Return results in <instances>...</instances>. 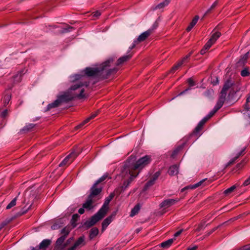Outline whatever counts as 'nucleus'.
Returning a JSON list of instances; mask_svg holds the SVG:
<instances>
[{
    "mask_svg": "<svg viewBox=\"0 0 250 250\" xmlns=\"http://www.w3.org/2000/svg\"><path fill=\"white\" fill-rule=\"evenodd\" d=\"M114 62L113 59H109L101 64L98 67H86L82 73L83 74H76L73 76L74 80H83L84 76L98 77L102 79H107L110 75L116 73L118 69L116 67L110 68L111 63Z\"/></svg>",
    "mask_w": 250,
    "mask_h": 250,
    "instance_id": "nucleus-1",
    "label": "nucleus"
},
{
    "mask_svg": "<svg viewBox=\"0 0 250 250\" xmlns=\"http://www.w3.org/2000/svg\"><path fill=\"white\" fill-rule=\"evenodd\" d=\"M89 83L86 81L76 82L70 87V92L65 93L58 97L57 99L59 100L60 104L62 103H67L76 98L79 99L83 98L84 89L82 87L83 86L87 87Z\"/></svg>",
    "mask_w": 250,
    "mask_h": 250,
    "instance_id": "nucleus-2",
    "label": "nucleus"
},
{
    "mask_svg": "<svg viewBox=\"0 0 250 250\" xmlns=\"http://www.w3.org/2000/svg\"><path fill=\"white\" fill-rule=\"evenodd\" d=\"M151 161V157L148 155H145L140 158L134 163H131L130 161L127 160L124 166L122 169V174L125 175V173L127 174L128 172L129 174H132L134 177H136L140 171L149 164Z\"/></svg>",
    "mask_w": 250,
    "mask_h": 250,
    "instance_id": "nucleus-3",
    "label": "nucleus"
},
{
    "mask_svg": "<svg viewBox=\"0 0 250 250\" xmlns=\"http://www.w3.org/2000/svg\"><path fill=\"white\" fill-rule=\"evenodd\" d=\"M115 194L111 193L106 199L104 205L98 211L93 215L88 220L85 221L83 225V227L86 229H89L94 226L97 222L102 219L107 213L108 205L110 201L114 198Z\"/></svg>",
    "mask_w": 250,
    "mask_h": 250,
    "instance_id": "nucleus-4",
    "label": "nucleus"
},
{
    "mask_svg": "<svg viewBox=\"0 0 250 250\" xmlns=\"http://www.w3.org/2000/svg\"><path fill=\"white\" fill-rule=\"evenodd\" d=\"M102 189V185H98L95 183L90 188V194L88 196L97 201L102 198L101 193Z\"/></svg>",
    "mask_w": 250,
    "mask_h": 250,
    "instance_id": "nucleus-5",
    "label": "nucleus"
},
{
    "mask_svg": "<svg viewBox=\"0 0 250 250\" xmlns=\"http://www.w3.org/2000/svg\"><path fill=\"white\" fill-rule=\"evenodd\" d=\"M78 154L75 152H72L67 156L59 164V167L67 166L70 165L77 157Z\"/></svg>",
    "mask_w": 250,
    "mask_h": 250,
    "instance_id": "nucleus-6",
    "label": "nucleus"
},
{
    "mask_svg": "<svg viewBox=\"0 0 250 250\" xmlns=\"http://www.w3.org/2000/svg\"><path fill=\"white\" fill-rule=\"evenodd\" d=\"M239 90L240 88L237 86L236 88L232 87L228 95V100L230 101V103L236 102L239 99L241 96H237V92H239Z\"/></svg>",
    "mask_w": 250,
    "mask_h": 250,
    "instance_id": "nucleus-7",
    "label": "nucleus"
},
{
    "mask_svg": "<svg viewBox=\"0 0 250 250\" xmlns=\"http://www.w3.org/2000/svg\"><path fill=\"white\" fill-rule=\"evenodd\" d=\"M121 176L124 178H126V180L125 181L123 186L120 188H121V192L124 191L126 188L128 187L130 183L132 182L133 179L135 178V177H134L132 174H130L128 172L127 174H125V175H123L122 174V171L121 173Z\"/></svg>",
    "mask_w": 250,
    "mask_h": 250,
    "instance_id": "nucleus-8",
    "label": "nucleus"
},
{
    "mask_svg": "<svg viewBox=\"0 0 250 250\" xmlns=\"http://www.w3.org/2000/svg\"><path fill=\"white\" fill-rule=\"evenodd\" d=\"M234 84V81L232 79L229 78L228 79L224 84L220 94L226 96L228 90L231 87H235Z\"/></svg>",
    "mask_w": 250,
    "mask_h": 250,
    "instance_id": "nucleus-9",
    "label": "nucleus"
},
{
    "mask_svg": "<svg viewBox=\"0 0 250 250\" xmlns=\"http://www.w3.org/2000/svg\"><path fill=\"white\" fill-rule=\"evenodd\" d=\"M65 239L63 236L58 238L55 242L54 250H63L67 247V244L64 243Z\"/></svg>",
    "mask_w": 250,
    "mask_h": 250,
    "instance_id": "nucleus-10",
    "label": "nucleus"
},
{
    "mask_svg": "<svg viewBox=\"0 0 250 250\" xmlns=\"http://www.w3.org/2000/svg\"><path fill=\"white\" fill-rule=\"evenodd\" d=\"M179 200L174 199H167L163 201L160 204V207L163 209H166L171 206L175 204Z\"/></svg>",
    "mask_w": 250,
    "mask_h": 250,
    "instance_id": "nucleus-11",
    "label": "nucleus"
},
{
    "mask_svg": "<svg viewBox=\"0 0 250 250\" xmlns=\"http://www.w3.org/2000/svg\"><path fill=\"white\" fill-rule=\"evenodd\" d=\"M97 201H96L95 199H93L88 196L85 202L83 204V207L87 210H90L95 206L94 204Z\"/></svg>",
    "mask_w": 250,
    "mask_h": 250,
    "instance_id": "nucleus-12",
    "label": "nucleus"
},
{
    "mask_svg": "<svg viewBox=\"0 0 250 250\" xmlns=\"http://www.w3.org/2000/svg\"><path fill=\"white\" fill-rule=\"evenodd\" d=\"M116 214V212H113L111 215L106 218L102 222V230H104L111 223Z\"/></svg>",
    "mask_w": 250,
    "mask_h": 250,
    "instance_id": "nucleus-13",
    "label": "nucleus"
},
{
    "mask_svg": "<svg viewBox=\"0 0 250 250\" xmlns=\"http://www.w3.org/2000/svg\"><path fill=\"white\" fill-rule=\"evenodd\" d=\"M226 96H224L222 94H220L219 99L217 102V103L215 106L214 107V108L215 109V111H217L219 109H220L222 107L226 100Z\"/></svg>",
    "mask_w": 250,
    "mask_h": 250,
    "instance_id": "nucleus-14",
    "label": "nucleus"
},
{
    "mask_svg": "<svg viewBox=\"0 0 250 250\" xmlns=\"http://www.w3.org/2000/svg\"><path fill=\"white\" fill-rule=\"evenodd\" d=\"M85 238L84 236L80 237L78 240L75 242L73 246L76 249L79 247H81L85 245Z\"/></svg>",
    "mask_w": 250,
    "mask_h": 250,
    "instance_id": "nucleus-15",
    "label": "nucleus"
},
{
    "mask_svg": "<svg viewBox=\"0 0 250 250\" xmlns=\"http://www.w3.org/2000/svg\"><path fill=\"white\" fill-rule=\"evenodd\" d=\"M150 34L151 31L147 30L139 35L136 41L138 42H143L145 41Z\"/></svg>",
    "mask_w": 250,
    "mask_h": 250,
    "instance_id": "nucleus-16",
    "label": "nucleus"
},
{
    "mask_svg": "<svg viewBox=\"0 0 250 250\" xmlns=\"http://www.w3.org/2000/svg\"><path fill=\"white\" fill-rule=\"evenodd\" d=\"M132 55L131 54L124 55L120 57L117 62L116 65H119L123 64L124 62L128 61L131 57Z\"/></svg>",
    "mask_w": 250,
    "mask_h": 250,
    "instance_id": "nucleus-17",
    "label": "nucleus"
},
{
    "mask_svg": "<svg viewBox=\"0 0 250 250\" xmlns=\"http://www.w3.org/2000/svg\"><path fill=\"white\" fill-rule=\"evenodd\" d=\"M98 111H96L94 113H93L91 114V115L90 116H89L88 117H87L85 120H84L83 123H82L81 124H80L79 125H77L76 126L77 128H81L82 126H83L84 125H85V124L87 123L88 122H89L90 121V120L92 119H94L95 117L97 116V115H98Z\"/></svg>",
    "mask_w": 250,
    "mask_h": 250,
    "instance_id": "nucleus-18",
    "label": "nucleus"
},
{
    "mask_svg": "<svg viewBox=\"0 0 250 250\" xmlns=\"http://www.w3.org/2000/svg\"><path fill=\"white\" fill-rule=\"evenodd\" d=\"M205 181V179H203L194 185L186 186L182 189L181 191L183 192L185 190L188 189H195L196 188L201 186Z\"/></svg>",
    "mask_w": 250,
    "mask_h": 250,
    "instance_id": "nucleus-19",
    "label": "nucleus"
},
{
    "mask_svg": "<svg viewBox=\"0 0 250 250\" xmlns=\"http://www.w3.org/2000/svg\"><path fill=\"white\" fill-rule=\"evenodd\" d=\"M178 168L179 167L177 165H172L169 167L168 173L170 176L176 175L178 173Z\"/></svg>",
    "mask_w": 250,
    "mask_h": 250,
    "instance_id": "nucleus-20",
    "label": "nucleus"
},
{
    "mask_svg": "<svg viewBox=\"0 0 250 250\" xmlns=\"http://www.w3.org/2000/svg\"><path fill=\"white\" fill-rule=\"evenodd\" d=\"M221 33L218 31H215L212 34L210 39L208 42H210L211 44H213L221 36Z\"/></svg>",
    "mask_w": 250,
    "mask_h": 250,
    "instance_id": "nucleus-21",
    "label": "nucleus"
},
{
    "mask_svg": "<svg viewBox=\"0 0 250 250\" xmlns=\"http://www.w3.org/2000/svg\"><path fill=\"white\" fill-rule=\"evenodd\" d=\"M51 241L49 239H44L39 246V249L45 250L51 244Z\"/></svg>",
    "mask_w": 250,
    "mask_h": 250,
    "instance_id": "nucleus-22",
    "label": "nucleus"
},
{
    "mask_svg": "<svg viewBox=\"0 0 250 250\" xmlns=\"http://www.w3.org/2000/svg\"><path fill=\"white\" fill-rule=\"evenodd\" d=\"M59 100L57 99L51 104H48L45 111H48L53 108H55L60 105Z\"/></svg>",
    "mask_w": 250,
    "mask_h": 250,
    "instance_id": "nucleus-23",
    "label": "nucleus"
},
{
    "mask_svg": "<svg viewBox=\"0 0 250 250\" xmlns=\"http://www.w3.org/2000/svg\"><path fill=\"white\" fill-rule=\"evenodd\" d=\"M71 229L69 226H66L61 231V236H63L66 238L71 231Z\"/></svg>",
    "mask_w": 250,
    "mask_h": 250,
    "instance_id": "nucleus-24",
    "label": "nucleus"
},
{
    "mask_svg": "<svg viewBox=\"0 0 250 250\" xmlns=\"http://www.w3.org/2000/svg\"><path fill=\"white\" fill-rule=\"evenodd\" d=\"M183 64L181 63V62L179 61L177 62L176 63H175L170 69V70L168 72V73L169 74H173L177 70H178L179 68Z\"/></svg>",
    "mask_w": 250,
    "mask_h": 250,
    "instance_id": "nucleus-25",
    "label": "nucleus"
},
{
    "mask_svg": "<svg viewBox=\"0 0 250 250\" xmlns=\"http://www.w3.org/2000/svg\"><path fill=\"white\" fill-rule=\"evenodd\" d=\"M248 54L249 52H247L240 59L239 61L237 62L238 66L244 65L246 62L248 58Z\"/></svg>",
    "mask_w": 250,
    "mask_h": 250,
    "instance_id": "nucleus-26",
    "label": "nucleus"
},
{
    "mask_svg": "<svg viewBox=\"0 0 250 250\" xmlns=\"http://www.w3.org/2000/svg\"><path fill=\"white\" fill-rule=\"evenodd\" d=\"M99 233V230L97 228H92L89 232V238L92 239L94 237H96Z\"/></svg>",
    "mask_w": 250,
    "mask_h": 250,
    "instance_id": "nucleus-27",
    "label": "nucleus"
},
{
    "mask_svg": "<svg viewBox=\"0 0 250 250\" xmlns=\"http://www.w3.org/2000/svg\"><path fill=\"white\" fill-rule=\"evenodd\" d=\"M173 242V239H169L166 241L162 242L161 244V247L163 248H168L171 245Z\"/></svg>",
    "mask_w": 250,
    "mask_h": 250,
    "instance_id": "nucleus-28",
    "label": "nucleus"
},
{
    "mask_svg": "<svg viewBox=\"0 0 250 250\" xmlns=\"http://www.w3.org/2000/svg\"><path fill=\"white\" fill-rule=\"evenodd\" d=\"M212 44L210 43L209 42H207L204 46L203 48L200 51V53L201 55L205 54L206 52L210 48V47L212 46Z\"/></svg>",
    "mask_w": 250,
    "mask_h": 250,
    "instance_id": "nucleus-29",
    "label": "nucleus"
},
{
    "mask_svg": "<svg viewBox=\"0 0 250 250\" xmlns=\"http://www.w3.org/2000/svg\"><path fill=\"white\" fill-rule=\"evenodd\" d=\"M140 209V206L139 204H137L134 206V207L132 209L130 216L131 217H133L134 215H135L136 214H137Z\"/></svg>",
    "mask_w": 250,
    "mask_h": 250,
    "instance_id": "nucleus-30",
    "label": "nucleus"
},
{
    "mask_svg": "<svg viewBox=\"0 0 250 250\" xmlns=\"http://www.w3.org/2000/svg\"><path fill=\"white\" fill-rule=\"evenodd\" d=\"M185 144L183 143L182 145H180L178 146L177 147H176L173 151L171 154V156L173 157L175 155H176L178 153V152L183 148Z\"/></svg>",
    "mask_w": 250,
    "mask_h": 250,
    "instance_id": "nucleus-31",
    "label": "nucleus"
},
{
    "mask_svg": "<svg viewBox=\"0 0 250 250\" xmlns=\"http://www.w3.org/2000/svg\"><path fill=\"white\" fill-rule=\"evenodd\" d=\"M11 99V96L10 94H6L3 98V104L4 106H6L9 103Z\"/></svg>",
    "mask_w": 250,
    "mask_h": 250,
    "instance_id": "nucleus-32",
    "label": "nucleus"
},
{
    "mask_svg": "<svg viewBox=\"0 0 250 250\" xmlns=\"http://www.w3.org/2000/svg\"><path fill=\"white\" fill-rule=\"evenodd\" d=\"M171 0H165L163 2L160 3L158 4L156 8L157 9H161L163 7H165L167 5Z\"/></svg>",
    "mask_w": 250,
    "mask_h": 250,
    "instance_id": "nucleus-33",
    "label": "nucleus"
},
{
    "mask_svg": "<svg viewBox=\"0 0 250 250\" xmlns=\"http://www.w3.org/2000/svg\"><path fill=\"white\" fill-rule=\"evenodd\" d=\"M35 125L33 124H27L21 130L26 132L30 131L35 127Z\"/></svg>",
    "mask_w": 250,
    "mask_h": 250,
    "instance_id": "nucleus-34",
    "label": "nucleus"
},
{
    "mask_svg": "<svg viewBox=\"0 0 250 250\" xmlns=\"http://www.w3.org/2000/svg\"><path fill=\"white\" fill-rule=\"evenodd\" d=\"M236 188V186L235 185H233V186H231V187L226 189L224 191V194L226 196H227V195H229L230 193H231V192H232Z\"/></svg>",
    "mask_w": 250,
    "mask_h": 250,
    "instance_id": "nucleus-35",
    "label": "nucleus"
},
{
    "mask_svg": "<svg viewBox=\"0 0 250 250\" xmlns=\"http://www.w3.org/2000/svg\"><path fill=\"white\" fill-rule=\"evenodd\" d=\"M79 217H80V216L78 214H74L73 215L71 222L72 225L73 226V228H74L76 226V222L77 221V220Z\"/></svg>",
    "mask_w": 250,
    "mask_h": 250,
    "instance_id": "nucleus-36",
    "label": "nucleus"
},
{
    "mask_svg": "<svg viewBox=\"0 0 250 250\" xmlns=\"http://www.w3.org/2000/svg\"><path fill=\"white\" fill-rule=\"evenodd\" d=\"M154 183L155 181L150 178V180H148L145 184V187L144 188V190H147L150 187L153 185L154 184Z\"/></svg>",
    "mask_w": 250,
    "mask_h": 250,
    "instance_id": "nucleus-37",
    "label": "nucleus"
},
{
    "mask_svg": "<svg viewBox=\"0 0 250 250\" xmlns=\"http://www.w3.org/2000/svg\"><path fill=\"white\" fill-rule=\"evenodd\" d=\"M192 51H190L188 54L186 56H185L181 60L179 61L181 62L182 64L186 62H187V60L190 58L191 55L192 54Z\"/></svg>",
    "mask_w": 250,
    "mask_h": 250,
    "instance_id": "nucleus-38",
    "label": "nucleus"
},
{
    "mask_svg": "<svg viewBox=\"0 0 250 250\" xmlns=\"http://www.w3.org/2000/svg\"><path fill=\"white\" fill-rule=\"evenodd\" d=\"M244 109H243V114H247V115H248L249 117H250V111L249 110L250 109V107H249V105L247 103H246L244 105Z\"/></svg>",
    "mask_w": 250,
    "mask_h": 250,
    "instance_id": "nucleus-39",
    "label": "nucleus"
},
{
    "mask_svg": "<svg viewBox=\"0 0 250 250\" xmlns=\"http://www.w3.org/2000/svg\"><path fill=\"white\" fill-rule=\"evenodd\" d=\"M17 199V197L14 198L6 206V208L7 209H9L13 207L16 205V201Z\"/></svg>",
    "mask_w": 250,
    "mask_h": 250,
    "instance_id": "nucleus-40",
    "label": "nucleus"
},
{
    "mask_svg": "<svg viewBox=\"0 0 250 250\" xmlns=\"http://www.w3.org/2000/svg\"><path fill=\"white\" fill-rule=\"evenodd\" d=\"M107 177H108V174H104L101 177H100L99 179H98L95 182V183L98 184V185H101V183L102 182H104V180H105Z\"/></svg>",
    "mask_w": 250,
    "mask_h": 250,
    "instance_id": "nucleus-41",
    "label": "nucleus"
},
{
    "mask_svg": "<svg viewBox=\"0 0 250 250\" xmlns=\"http://www.w3.org/2000/svg\"><path fill=\"white\" fill-rule=\"evenodd\" d=\"M218 5V1L216 0L214 2V3L211 5V6L209 8L207 11L206 12L205 15L208 14V13H210L211 10L214 9L216 6Z\"/></svg>",
    "mask_w": 250,
    "mask_h": 250,
    "instance_id": "nucleus-42",
    "label": "nucleus"
},
{
    "mask_svg": "<svg viewBox=\"0 0 250 250\" xmlns=\"http://www.w3.org/2000/svg\"><path fill=\"white\" fill-rule=\"evenodd\" d=\"M74 27L69 25H67L66 27L63 28L60 31L61 33H65L71 31L74 29Z\"/></svg>",
    "mask_w": 250,
    "mask_h": 250,
    "instance_id": "nucleus-43",
    "label": "nucleus"
},
{
    "mask_svg": "<svg viewBox=\"0 0 250 250\" xmlns=\"http://www.w3.org/2000/svg\"><path fill=\"white\" fill-rule=\"evenodd\" d=\"M203 127L199 126L197 125V126L194 129V131H193V134L195 135H198L201 130L202 129Z\"/></svg>",
    "mask_w": 250,
    "mask_h": 250,
    "instance_id": "nucleus-44",
    "label": "nucleus"
},
{
    "mask_svg": "<svg viewBox=\"0 0 250 250\" xmlns=\"http://www.w3.org/2000/svg\"><path fill=\"white\" fill-rule=\"evenodd\" d=\"M203 127L199 126L197 125V126L194 129V131H193V134L195 135H198L201 130L202 129Z\"/></svg>",
    "mask_w": 250,
    "mask_h": 250,
    "instance_id": "nucleus-45",
    "label": "nucleus"
},
{
    "mask_svg": "<svg viewBox=\"0 0 250 250\" xmlns=\"http://www.w3.org/2000/svg\"><path fill=\"white\" fill-rule=\"evenodd\" d=\"M250 74V72L249 71V70L248 68H245L243 70H242L241 72V75L243 77H247L249 76Z\"/></svg>",
    "mask_w": 250,
    "mask_h": 250,
    "instance_id": "nucleus-46",
    "label": "nucleus"
},
{
    "mask_svg": "<svg viewBox=\"0 0 250 250\" xmlns=\"http://www.w3.org/2000/svg\"><path fill=\"white\" fill-rule=\"evenodd\" d=\"M8 115V111L7 109H4L0 114V117L1 118H5Z\"/></svg>",
    "mask_w": 250,
    "mask_h": 250,
    "instance_id": "nucleus-47",
    "label": "nucleus"
},
{
    "mask_svg": "<svg viewBox=\"0 0 250 250\" xmlns=\"http://www.w3.org/2000/svg\"><path fill=\"white\" fill-rule=\"evenodd\" d=\"M187 83L190 87L194 86L196 84L195 82L194 81L192 78H188L187 80Z\"/></svg>",
    "mask_w": 250,
    "mask_h": 250,
    "instance_id": "nucleus-48",
    "label": "nucleus"
},
{
    "mask_svg": "<svg viewBox=\"0 0 250 250\" xmlns=\"http://www.w3.org/2000/svg\"><path fill=\"white\" fill-rule=\"evenodd\" d=\"M160 174H161V172L160 171H157L151 177V179H152L153 181H155L158 179V178L159 177Z\"/></svg>",
    "mask_w": 250,
    "mask_h": 250,
    "instance_id": "nucleus-49",
    "label": "nucleus"
},
{
    "mask_svg": "<svg viewBox=\"0 0 250 250\" xmlns=\"http://www.w3.org/2000/svg\"><path fill=\"white\" fill-rule=\"evenodd\" d=\"M199 17L198 16H195V17L193 18V19L192 20L191 22L190 23V24H191V26H194L195 25V24L197 23V22L199 20Z\"/></svg>",
    "mask_w": 250,
    "mask_h": 250,
    "instance_id": "nucleus-50",
    "label": "nucleus"
},
{
    "mask_svg": "<svg viewBox=\"0 0 250 250\" xmlns=\"http://www.w3.org/2000/svg\"><path fill=\"white\" fill-rule=\"evenodd\" d=\"M158 26V23L157 22H155L152 27L148 29V30L151 31V34L153 33V32L155 30L157 27Z\"/></svg>",
    "mask_w": 250,
    "mask_h": 250,
    "instance_id": "nucleus-51",
    "label": "nucleus"
},
{
    "mask_svg": "<svg viewBox=\"0 0 250 250\" xmlns=\"http://www.w3.org/2000/svg\"><path fill=\"white\" fill-rule=\"evenodd\" d=\"M238 159V157L235 156V157L231 159L227 164L226 167H228L234 164L236 160Z\"/></svg>",
    "mask_w": 250,
    "mask_h": 250,
    "instance_id": "nucleus-52",
    "label": "nucleus"
},
{
    "mask_svg": "<svg viewBox=\"0 0 250 250\" xmlns=\"http://www.w3.org/2000/svg\"><path fill=\"white\" fill-rule=\"evenodd\" d=\"M208 120L207 119V118L204 117L201 121L199 122L198 125L202 127H203L204 125L207 122Z\"/></svg>",
    "mask_w": 250,
    "mask_h": 250,
    "instance_id": "nucleus-53",
    "label": "nucleus"
},
{
    "mask_svg": "<svg viewBox=\"0 0 250 250\" xmlns=\"http://www.w3.org/2000/svg\"><path fill=\"white\" fill-rule=\"evenodd\" d=\"M217 111H215V109L213 108V110L211 111L209 114L206 116L205 117L207 118V119L208 120L210 119Z\"/></svg>",
    "mask_w": 250,
    "mask_h": 250,
    "instance_id": "nucleus-54",
    "label": "nucleus"
},
{
    "mask_svg": "<svg viewBox=\"0 0 250 250\" xmlns=\"http://www.w3.org/2000/svg\"><path fill=\"white\" fill-rule=\"evenodd\" d=\"M212 93V90H207L204 92V95L205 96L208 97H209Z\"/></svg>",
    "mask_w": 250,
    "mask_h": 250,
    "instance_id": "nucleus-55",
    "label": "nucleus"
},
{
    "mask_svg": "<svg viewBox=\"0 0 250 250\" xmlns=\"http://www.w3.org/2000/svg\"><path fill=\"white\" fill-rule=\"evenodd\" d=\"M46 29H44L46 32H49L51 31L52 29L56 28V26L55 25H48V26H46Z\"/></svg>",
    "mask_w": 250,
    "mask_h": 250,
    "instance_id": "nucleus-56",
    "label": "nucleus"
},
{
    "mask_svg": "<svg viewBox=\"0 0 250 250\" xmlns=\"http://www.w3.org/2000/svg\"><path fill=\"white\" fill-rule=\"evenodd\" d=\"M205 228V226L204 224H201L199 225L198 228L196 229V231H200L201 230L204 229Z\"/></svg>",
    "mask_w": 250,
    "mask_h": 250,
    "instance_id": "nucleus-57",
    "label": "nucleus"
},
{
    "mask_svg": "<svg viewBox=\"0 0 250 250\" xmlns=\"http://www.w3.org/2000/svg\"><path fill=\"white\" fill-rule=\"evenodd\" d=\"M218 227H219L218 226L217 227L214 228L211 230L207 232L206 234V236H208L209 235H210L212 233L218 229Z\"/></svg>",
    "mask_w": 250,
    "mask_h": 250,
    "instance_id": "nucleus-58",
    "label": "nucleus"
},
{
    "mask_svg": "<svg viewBox=\"0 0 250 250\" xmlns=\"http://www.w3.org/2000/svg\"><path fill=\"white\" fill-rule=\"evenodd\" d=\"M138 43V42L136 40H135L132 45L129 47V52L133 49L135 47L136 44Z\"/></svg>",
    "mask_w": 250,
    "mask_h": 250,
    "instance_id": "nucleus-59",
    "label": "nucleus"
},
{
    "mask_svg": "<svg viewBox=\"0 0 250 250\" xmlns=\"http://www.w3.org/2000/svg\"><path fill=\"white\" fill-rule=\"evenodd\" d=\"M60 226L58 224H54L51 226V229L53 230L57 229L60 228Z\"/></svg>",
    "mask_w": 250,
    "mask_h": 250,
    "instance_id": "nucleus-60",
    "label": "nucleus"
},
{
    "mask_svg": "<svg viewBox=\"0 0 250 250\" xmlns=\"http://www.w3.org/2000/svg\"><path fill=\"white\" fill-rule=\"evenodd\" d=\"M239 250H250V244L242 247Z\"/></svg>",
    "mask_w": 250,
    "mask_h": 250,
    "instance_id": "nucleus-61",
    "label": "nucleus"
},
{
    "mask_svg": "<svg viewBox=\"0 0 250 250\" xmlns=\"http://www.w3.org/2000/svg\"><path fill=\"white\" fill-rule=\"evenodd\" d=\"M101 12L99 11H95L93 13V17H98L101 15Z\"/></svg>",
    "mask_w": 250,
    "mask_h": 250,
    "instance_id": "nucleus-62",
    "label": "nucleus"
},
{
    "mask_svg": "<svg viewBox=\"0 0 250 250\" xmlns=\"http://www.w3.org/2000/svg\"><path fill=\"white\" fill-rule=\"evenodd\" d=\"M246 150V147H244L243 149H242L236 156V157H238V158L241 156V155H243L244 151Z\"/></svg>",
    "mask_w": 250,
    "mask_h": 250,
    "instance_id": "nucleus-63",
    "label": "nucleus"
},
{
    "mask_svg": "<svg viewBox=\"0 0 250 250\" xmlns=\"http://www.w3.org/2000/svg\"><path fill=\"white\" fill-rule=\"evenodd\" d=\"M197 248H198V247L197 246H195L193 247H188L187 249V250H196Z\"/></svg>",
    "mask_w": 250,
    "mask_h": 250,
    "instance_id": "nucleus-64",
    "label": "nucleus"
}]
</instances>
